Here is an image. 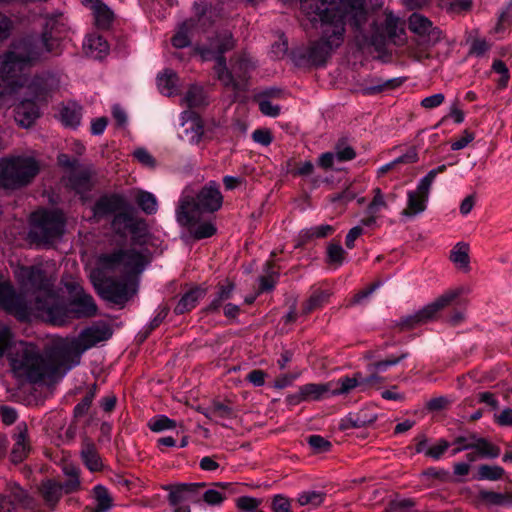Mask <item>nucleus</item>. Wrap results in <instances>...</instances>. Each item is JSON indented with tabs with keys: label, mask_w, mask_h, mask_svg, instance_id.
Listing matches in <instances>:
<instances>
[{
	"label": "nucleus",
	"mask_w": 512,
	"mask_h": 512,
	"mask_svg": "<svg viewBox=\"0 0 512 512\" xmlns=\"http://www.w3.org/2000/svg\"><path fill=\"white\" fill-rule=\"evenodd\" d=\"M53 273L54 265L49 263L17 268L15 277L20 286L18 294L0 274V308L20 320L39 317L55 325L64 324L70 317L94 316L97 306L91 295L82 289L76 290L69 307L60 303L51 291Z\"/></svg>",
	"instance_id": "obj_1"
},
{
	"label": "nucleus",
	"mask_w": 512,
	"mask_h": 512,
	"mask_svg": "<svg viewBox=\"0 0 512 512\" xmlns=\"http://www.w3.org/2000/svg\"><path fill=\"white\" fill-rule=\"evenodd\" d=\"M40 172L39 161L30 155L0 159V188L17 190L29 185Z\"/></svg>",
	"instance_id": "obj_9"
},
{
	"label": "nucleus",
	"mask_w": 512,
	"mask_h": 512,
	"mask_svg": "<svg viewBox=\"0 0 512 512\" xmlns=\"http://www.w3.org/2000/svg\"><path fill=\"white\" fill-rule=\"evenodd\" d=\"M273 512H290L291 502L283 495H276L272 501Z\"/></svg>",
	"instance_id": "obj_56"
},
{
	"label": "nucleus",
	"mask_w": 512,
	"mask_h": 512,
	"mask_svg": "<svg viewBox=\"0 0 512 512\" xmlns=\"http://www.w3.org/2000/svg\"><path fill=\"white\" fill-rule=\"evenodd\" d=\"M62 471L67 477L66 482L61 484L63 491L65 493L77 491L80 488L79 468L72 464L66 463L62 467Z\"/></svg>",
	"instance_id": "obj_32"
},
{
	"label": "nucleus",
	"mask_w": 512,
	"mask_h": 512,
	"mask_svg": "<svg viewBox=\"0 0 512 512\" xmlns=\"http://www.w3.org/2000/svg\"><path fill=\"white\" fill-rule=\"evenodd\" d=\"M62 485L54 480H46L39 487V493L44 501L45 506L50 510H54L56 504L62 496Z\"/></svg>",
	"instance_id": "obj_22"
},
{
	"label": "nucleus",
	"mask_w": 512,
	"mask_h": 512,
	"mask_svg": "<svg viewBox=\"0 0 512 512\" xmlns=\"http://www.w3.org/2000/svg\"><path fill=\"white\" fill-rule=\"evenodd\" d=\"M373 198L367 206L366 217L361 220V225L372 227L377 223L381 211L390 209L389 203L395 201V194L385 195L379 187L372 190Z\"/></svg>",
	"instance_id": "obj_14"
},
{
	"label": "nucleus",
	"mask_w": 512,
	"mask_h": 512,
	"mask_svg": "<svg viewBox=\"0 0 512 512\" xmlns=\"http://www.w3.org/2000/svg\"><path fill=\"white\" fill-rule=\"evenodd\" d=\"M464 289L459 287L455 289H450L439 297H437L434 301L427 304L421 310H419L414 316V322H426L432 319L439 311L443 310L445 307L450 305V303L456 299L459 295L463 293Z\"/></svg>",
	"instance_id": "obj_15"
},
{
	"label": "nucleus",
	"mask_w": 512,
	"mask_h": 512,
	"mask_svg": "<svg viewBox=\"0 0 512 512\" xmlns=\"http://www.w3.org/2000/svg\"><path fill=\"white\" fill-rule=\"evenodd\" d=\"M445 101L443 93H436L431 96L425 97L421 101V106L425 109H434L442 105Z\"/></svg>",
	"instance_id": "obj_57"
},
{
	"label": "nucleus",
	"mask_w": 512,
	"mask_h": 512,
	"mask_svg": "<svg viewBox=\"0 0 512 512\" xmlns=\"http://www.w3.org/2000/svg\"><path fill=\"white\" fill-rule=\"evenodd\" d=\"M112 115L119 127H122V128L126 127V125L128 123V117H127L125 110L122 107H120L117 104L113 105Z\"/></svg>",
	"instance_id": "obj_62"
},
{
	"label": "nucleus",
	"mask_w": 512,
	"mask_h": 512,
	"mask_svg": "<svg viewBox=\"0 0 512 512\" xmlns=\"http://www.w3.org/2000/svg\"><path fill=\"white\" fill-rule=\"evenodd\" d=\"M93 496L95 502L94 512H107L111 508L112 497L104 486H95L93 489Z\"/></svg>",
	"instance_id": "obj_34"
},
{
	"label": "nucleus",
	"mask_w": 512,
	"mask_h": 512,
	"mask_svg": "<svg viewBox=\"0 0 512 512\" xmlns=\"http://www.w3.org/2000/svg\"><path fill=\"white\" fill-rule=\"evenodd\" d=\"M147 263L148 258L142 250L118 248L100 253L89 277L103 299L123 304L136 292L137 276Z\"/></svg>",
	"instance_id": "obj_4"
},
{
	"label": "nucleus",
	"mask_w": 512,
	"mask_h": 512,
	"mask_svg": "<svg viewBox=\"0 0 512 512\" xmlns=\"http://www.w3.org/2000/svg\"><path fill=\"white\" fill-rule=\"evenodd\" d=\"M327 256L329 263H334L337 264V266H340L345 260V250L341 245L331 243L327 247Z\"/></svg>",
	"instance_id": "obj_45"
},
{
	"label": "nucleus",
	"mask_w": 512,
	"mask_h": 512,
	"mask_svg": "<svg viewBox=\"0 0 512 512\" xmlns=\"http://www.w3.org/2000/svg\"><path fill=\"white\" fill-rule=\"evenodd\" d=\"M81 457L90 471H98L102 468V461L91 443H85L81 450Z\"/></svg>",
	"instance_id": "obj_33"
},
{
	"label": "nucleus",
	"mask_w": 512,
	"mask_h": 512,
	"mask_svg": "<svg viewBox=\"0 0 512 512\" xmlns=\"http://www.w3.org/2000/svg\"><path fill=\"white\" fill-rule=\"evenodd\" d=\"M438 174L439 173L434 168L430 170L424 177H422L417 184L420 186V190L423 191L424 193H426L427 191L430 192L432 183Z\"/></svg>",
	"instance_id": "obj_61"
},
{
	"label": "nucleus",
	"mask_w": 512,
	"mask_h": 512,
	"mask_svg": "<svg viewBox=\"0 0 512 512\" xmlns=\"http://www.w3.org/2000/svg\"><path fill=\"white\" fill-rule=\"evenodd\" d=\"M133 157L144 167L154 169L156 160L152 154L145 148L139 147L133 151Z\"/></svg>",
	"instance_id": "obj_44"
},
{
	"label": "nucleus",
	"mask_w": 512,
	"mask_h": 512,
	"mask_svg": "<svg viewBox=\"0 0 512 512\" xmlns=\"http://www.w3.org/2000/svg\"><path fill=\"white\" fill-rule=\"evenodd\" d=\"M252 138L256 143L268 146L272 142V136L269 131L257 129L252 133Z\"/></svg>",
	"instance_id": "obj_63"
},
{
	"label": "nucleus",
	"mask_w": 512,
	"mask_h": 512,
	"mask_svg": "<svg viewBox=\"0 0 512 512\" xmlns=\"http://www.w3.org/2000/svg\"><path fill=\"white\" fill-rule=\"evenodd\" d=\"M203 500L208 505L218 506L221 505L225 500V494L215 489H209L204 492Z\"/></svg>",
	"instance_id": "obj_55"
},
{
	"label": "nucleus",
	"mask_w": 512,
	"mask_h": 512,
	"mask_svg": "<svg viewBox=\"0 0 512 512\" xmlns=\"http://www.w3.org/2000/svg\"><path fill=\"white\" fill-rule=\"evenodd\" d=\"M300 9L320 35L311 44L308 57L316 65L323 64L342 45L349 17L337 0H300Z\"/></svg>",
	"instance_id": "obj_5"
},
{
	"label": "nucleus",
	"mask_w": 512,
	"mask_h": 512,
	"mask_svg": "<svg viewBox=\"0 0 512 512\" xmlns=\"http://www.w3.org/2000/svg\"><path fill=\"white\" fill-rule=\"evenodd\" d=\"M477 499L486 506L512 505V494H502L488 490H480Z\"/></svg>",
	"instance_id": "obj_28"
},
{
	"label": "nucleus",
	"mask_w": 512,
	"mask_h": 512,
	"mask_svg": "<svg viewBox=\"0 0 512 512\" xmlns=\"http://www.w3.org/2000/svg\"><path fill=\"white\" fill-rule=\"evenodd\" d=\"M438 174L439 173L434 168L430 170L424 177H422L417 184L420 186V190L423 191L424 193H426L427 191L430 192L432 183Z\"/></svg>",
	"instance_id": "obj_60"
},
{
	"label": "nucleus",
	"mask_w": 512,
	"mask_h": 512,
	"mask_svg": "<svg viewBox=\"0 0 512 512\" xmlns=\"http://www.w3.org/2000/svg\"><path fill=\"white\" fill-rule=\"evenodd\" d=\"M475 449L479 455L482 457H488V458H496L499 455V450L489 442H487L485 439H477L473 443L466 444L462 447H459L453 451V455L460 452L464 449Z\"/></svg>",
	"instance_id": "obj_30"
},
{
	"label": "nucleus",
	"mask_w": 512,
	"mask_h": 512,
	"mask_svg": "<svg viewBox=\"0 0 512 512\" xmlns=\"http://www.w3.org/2000/svg\"><path fill=\"white\" fill-rule=\"evenodd\" d=\"M259 110L265 116L277 117L280 114L281 108L279 105L273 104L269 99L261 95L258 99Z\"/></svg>",
	"instance_id": "obj_46"
},
{
	"label": "nucleus",
	"mask_w": 512,
	"mask_h": 512,
	"mask_svg": "<svg viewBox=\"0 0 512 512\" xmlns=\"http://www.w3.org/2000/svg\"><path fill=\"white\" fill-rule=\"evenodd\" d=\"M149 428L156 433L170 430L176 427V422L165 415H158L150 419Z\"/></svg>",
	"instance_id": "obj_41"
},
{
	"label": "nucleus",
	"mask_w": 512,
	"mask_h": 512,
	"mask_svg": "<svg viewBox=\"0 0 512 512\" xmlns=\"http://www.w3.org/2000/svg\"><path fill=\"white\" fill-rule=\"evenodd\" d=\"M187 24H184L172 38V44L176 48H184L190 44V38L186 28Z\"/></svg>",
	"instance_id": "obj_52"
},
{
	"label": "nucleus",
	"mask_w": 512,
	"mask_h": 512,
	"mask_svg": "<svg viewBox=\"0 0 512 512\" xmlns=\"http://www.w3.org/2000/svg\"><path fill=\"white\" fill-rule=\"evenodd\" d=\"M223 196L219 186L214 181L206 184L194 197L192 191L185 189L176 210V219L180 225L189 224L195 213L214 212L220 209Z\"/></svg>",
	"instance_id": "obj_8"
},
{
	"label": "nucleus",
	"mask_w": 512,
	"mask_h": 512,
	"mask_svg": "<svg viewBox=\"0 0 512 512\" xmlns=\"http://www.w3.org/2000/svg\"><path fill=\"white\" fill-rule=\"evenodd\" d=\"M233 289H234V285L231 283H228L226 286H222L217 293V297L211 302L210 309L211 310L218 309L220 304L223 301H225L231 297Z\"/></svg>",
	"instance_id": "obj_50"
},
{
	"label": "nucleus",
	"mask_w": 512,
	"mask_h": 512,
	"mask_svg": "<svg viewBox=\"0 0 512 512\" xmlns=\"http://www.w3.org/2000/svg\"><path fill=\"white\" fill-rule=\"evenodd\" d=\"M18 433L14 435V446L11 452L12 461L15 463L21 462L27 456L30 446L27 441V428L25 424L17 426Z\"/></svg>",
	"instance_id": "obj_24"
},
{
	"label": "nucleus",
	"mask_w": 512,
	"mask_h": 512,
	"mask_svg": "<svg viewBox=\"0 0 512 512\" xmlns=\"http://www.w3.org/2000/svg\"><path fill=\"white\" fill-rule=\"evenodd\" d=\"M429 193V191L426 193L421 191L419 185H417L415 190H409L407 192V207L402 211V215L405 217H414L424 212Z\"/></svg>",
	"instance_id": "obj_19"
},
{
	"label": "nucleus",
	"mask_w": 512,
	"mask_h": 512,
	"mask_svg": "<svg viewBox=\"0 0 512 512\" xmlns=\"http://www.w3.org/2000/svg\"><path fill=\"white\" fill-rule=\"evenodd\" d=\"M324 500V494L319 491L308 490L298 495L297 501L301 506L317 507Z\"/></svg>",
	"instance_id": "obj_40"
},
{
	"label": "nucleus",
	"mask_w": 512,
	"mask_h": 512,
	"mask_svg": "<svg viewBox=\"0 0 512 512\" xmlns=\"http://www.w3.org/2000/svg\"><path fill=\"white\" fill-rule=\"evenodd\" d=\"M496 421L501 426H512V409L506 408L502 410L496 416Z\"/></svg>",
	"instance_id": "obj_64"
},
{
	"label": "nucleus",
	"mask_w": 512,
	"mask_h": 512,
	"mask_svg": "<svg viewBox=\"0 0 512 512\" xmlns=\"http://www.w3.org/2000/svg\"><path fill=\"white\" fill-rule=\"evenodd\" d=\"M473 140L474 134L472 132H469L468 130H465L457 140L452 142L451 149L454 151L461 150L465 148Z\"/></svg>",
	"instance_id": "obj_59"
},
{
	"label": "nucleus",
	"mask_w": 512,
	"mask_h": 512,
	"mask_svg": "<svg viewBox=\"0 0 512 512\" xmlns=\"http://www.w3.org/2000/svg\"><path fill=\"white\" fill-rule=\"evenodd\" d=\"M492 69L494 72L500 75L498 80L499 87H506L510 78V74L505 63L501 60H495L492 65Z\"/></svg>",
	"instance_id": "obj_49"
},
{
	"label": "nucleus",
	"mask_w": 512,
	"mask_h": 512,
	"mask_svg": "<svg viewBox=\"0 0 512 512\" xmlns=\"http://www.w3.org/2000/svg\"><path fill=\"white\" fill-rule=\"evenodd\" d=\"M60 120L67 127H77L81 121L80 108L75 105L63 107L60 112Z\"/></svg>",
	"instance_id": "obj_37"
},
{
	"label": "nucleus",
	"mask_w": 512,
	"mask_h": 512,
	"mask_svg": "<svg viewBox=\"0 0 512 512\" xmlns=\"http://www.w3.org/2000/svg\"><path fill=\"white\" fill-rule=\"evenodd\" d=\"M181 119L183 127L182 138L189 143H198L203 135L201 120L188 111L182 113Z\"/></svg>",
	"instance_id": "obj_18"
},
{
	"label": "nucleus",
	"mask_w": 512,
	"mask_h": 512,
	"mask_svg": "<svg viewBox=\"0 0 512 512\" xmlns=\"http://www.w3.org/2000/svg\"><path fill=\"white\" fill-rule=\"evenodd\" d=\"M83 48L86 55L94 59H102L109 51L107 41L102 36L96 34L90 35L85 39Z\"/></svg>",
	"instance_id": "obj_23"
},
{
	"label": "nucleus",
	"mask_w": 512,
	"mask_h": 512,
	"mask_svg": "<svg viewBox=\"0 0 512 512\" xmlns=\"http://www.w3.org/2000/svg\"><path fill=\"white\" fill-rule=\"evenodd\" d=\"M66 30L67 26L63 15L59 14L48 17L41 37L22 42L8 52H22L24 59L33 56L37 51L42 52L39 55L40 57L29 62V66H33L47 59L49 54L58 53L59 40Z\"/></svg>",
	"instance_id": "obj_7"
},
{
	"label": "nucleus",
	"mask_w": 512,
	"mask_h": 512,
	"mask_svg": "<svg viewBox=\"0 0 512 512\" xmlns=\"http://www.w3.org/2000/svg\"><path fill=\"white\" fill-rule=\"evenodd\" d=\"M404 28L399 17L393 15L388 9L378 11L372 22V31L369 37H366L367 44L379 47L386 40L396 41L403 34Z\"/></svg>",
	"instance_id": "obj_11"
},
{
	"label": "nucleus",
	"mask_w": 512,
	"mask_h": 512,
	"mask_svg": "<svg viewBox=\"0 0 512 512\" xmlns=\"http://www.w3.org/2000/svg\"><path fill=\"white\" fill-rule=\"evenodd\" d=\"M450 444L444 439L437 440L434 444L429 445L426 438H422L416 445V451L423 453L425 456L433 460H439L445 451L449 448Z\"/></svg>",
	"instance_id": "obj_26"
},
{
	"label": "nucleus",
	"mask_w": 512,
	"mask_h": 512,
	"mask_svg": "<svg viewBox=\"0 0 512 512\" xmlns=\"http://www.w3.org/2000/svg\"><path fill=\"white\" fill-rule=\"evenodd\" d=\"M469 247L465 243H457L451 250L450 259L460 267H467L469 263Z\"/></svg>",
	"instance_id": "obj_38"
},
{
	"label": "nucleus",
	"mask_w": 512,
	"mask_h": 512,
	"mask_svg": "<svg viewBox=\"0 0 512 512\" xmlns=\"http://www.w3.org/2000/svg\"><path fill=\"white\" fill-rule=\"evenodd\" d=\"M82 3L91 10L98 27H109L113 20V12L107 5L100 0H82Z\"/></svg>",
	"instance_id": "obj_21"
},
{
	"label": "nucleus",
	"mask_w": 512,
	"mask_h": 512,
	"mask_svg": "<svg viewBox=\"0 0 512 512\" xmlns=\"http://www.w3.org/2000/svg\"><path fill=\"white\" fill-rule=\"evenodd\" d=\"M233 45L234 43L232 36L229 33H225L221 37H218L216 40H214L208 49L201 50V57L204 60L215 57L216 65L214 69L218 79L226 87H230L233 90H238L241 88L242 82L246 80V73L255 67V63L250 57L246 55L242 56L233 68L239 80L235 79L234 76L228 71L225 60L221 56L222 53L230 50Z\"/></svg>",
	"instance_id": "obj_6"
},
{
	"label": "nucleus",
	"mask_w": 512,
	"mask_h": 512,
	"mask_svg": "<svg viewBox=\"0 0 512 512\" xmlns=\"http://www.w3.org/2000/svg\"><path fill=\"white\" fill-rule=\"evenodd\" d=\"M406 356H407L406 354H402L399 357H393V358H389L384 361L370 363L367 365V371L368 372H377V373L385 372L390 367L397 365L401 360L405 359Z\"/></svg>",
	"instance_id": "obj_43"
},
{
	"label": "nucleus",
	"mask_w": 512,
	"mask_h": 512,
	"mask_svg": "<svg viewBox=\"0 0 512 512\" xmlns=\"http://www.w3.org/2000/svg\"><path fill=\"white\" fill-rule=\"evenodd\" d=\"M211 420L218 422L220 419L231 418L233 412L230 407L216 402L212 404V411L210 412Z\"/></svg>",
	"instance_id": "obj_48"
},
{
	"label": "nucleus",
	"mask_w": 512,
	"mask_h": 512,
	"mask_svg": "<svg viewBox=\"0 0 512 512\" xmlns=\"http://www.w3.org/2000/svg\"><path fill=\"white\" fill-rule=\"evenodd\" d=\"M236 504L240 510L254 511L259 507L261 501L254 497L243 496L237 499Z\"/></svg>",
	"instance_id": "obj_53"
},
{
	"label": "nucleus",
	"mask_w": 512,
	"mask_h": 512,
	"mask_svg": "<svg viewBox=\"0 0 512 512\" xmlns=\"http://www.w3.org/2000/svg\"><path fill=\"white\" fill-rule=\"evenodd\" d=\"M384 380L385 378L381 377L379 373L369 372L368 377L362 376V391H365L366 389L371 387L379 388L383 384Z\"/></svg>",
	"instance_id": "obj_54"
},
{
	"label": "nucleus",
	"mask_w": 512,
	"mask_h": 512,
	"mask_svg": "<svg viewBox=\"0 0 512 512\" xmlns=\"http://www.w3.org/2000/svg\"><path fill=\"white\" fill-rule=\"evenodd\" d=\"M111 335L112 330L106 324H96L85 329L69 346V349L77 351L76 359L66 363L59 353L44 358L34 345L14 341L10 329L3 327L0 330V357L7 355L12 371L17 378L38 382L46 377L63 376L79 363L81 353L97 343L109 339Z\"/></svg>",
	"instance_id": "obj_2"
},
{
	"label": "nucleus",
	"mask_w": 512,
	"mask_h": 512,
	"mask_svg": "<svg viewBox=\"0 0 512 512\" xmlns=\"http://www.w3.org/2000/svg\"><path fill=\"white\" fill-rule=\"evenodd\" d=\"M334 231V228L328 224H321L310 228L303 229L300 236L304 240H310L313 238H322L328 236Z\"/></svg>",
	"instance_id": "obj_39"
},
{
	"label": "nucleus",
	"mask_w": 512,
	"mask_h": 512,
	"mask_svg": "<svg viewBox=\"0 0 512 512\" xmlns=\"http://www.w3.org/2000/svg\"><path fill=\"white\" fill-rule=\"evenodd\" d=\"M203 294L204 291L199 288L190 290L180 299L175 308V311L182 314L191 310L196 306L198 300L203 296Z\"/></svg>",
	"instance_id": "obj_35"
},
{
	"label": "nucleus",
	"mask_w": 512,
	"mask_h": 512,
	"mask_svg": "<svg viewBox=\"0 0 512 512\" xmlns=\"http://www.w3.org/2000/svg\"><path fill=\"white\" fill-rule=\"evenodd\" d=\"M30 222L29 238L37 245L52 244L64 232V217L59 211H36Z\"/></svg>",
	"instance_id": "obj_10"
},
{
	"label": "nucleus",
	"mask_w": 512,
	"mask_h": 512,
	"mask_svg": "<svg viewBox=\"0 0 512 512\" xmlns=\"http://www.w3.org/2000/svg\"><path fill=\"white\" fill-rule=\"evenodd\" d=\"M331 395L330 382L319 384L309 383L302 385L297 394L291 396L293 402L305 400H320Z\"/></svg>",
	"instance_id": "obj_17"
},
{
	"label": "nucleus",
	"mask_w": 512,
	"mask_h": 512,
	"mask_svg": "<svg viewBox=\"0 0 512 512\" xmlns=\"http://www.w3.org/2000/svg\"><path fill=\"white\" fill-rule=\"evenodd\" d=\"M182 103L189 108L201 107L208 104V97L202 87L192 85L182 99Z\"/></svg>",
	"instance_id": "obj_31"
},
{
	"label": "nucleus",
	"mask_w": 512,
	"mask_h": 512,
	"mask_svg": "<svg viewBox=\"0 0 512 512\" xmlns=\"http://www.w3.org/2000/svg\"><path fill=\"white\" fill-rule=\"evenodd\" d=\"M452 118L455 123L460 124L464 121V113L462 109L460 108V103L458 100H455L451 103L449 106V113L447 116L443 117L439 124L436 125L438 127L441 123H443L446 118Z\"/></svg>",
	"instance_id": "obj_51"
},
{
	"label": "nucleus",
	"mask_w": 512,
	"mask_h": 512,
	"mask_svg": "<svg viewBox=\"0 0 512 512\" xmlns=\"http://www.w3.org/2000/svg\"><path fill=\"white\" fill-rule=\"evenodd\" d=\"M335 154L338 161L352 160L356 155L353 148L345 144H338Z\"/></svg>",
	"instance_id": "obj_58"
},
{
	"label": "nucleus",
	"mask_w": 512,
	"mask_h": 512,
	"mask_svg": "<svg viewBox=\"0 0 512 512\" xmlns=\"http://www.w3.org/2000/svg\"><path fill=\"white\" fill-rule=\"evenodd\" d=\"M37 51L28 59L22 52L0 55V108L14 107V119L22 128L31 127L40 116L37 100L44 98L56 85L51 74L30 75L29 62L40 57Z\"/></svg>",
	"instance_id": "obj_3"
},
{
	"label": "nucleus",
	"mask_w": 512,
	"mask_h": 512,
	"mask_svg": "<svg viewBox=\"0 0 512 512\" xmlns=\"http://www.w3.org/2000/svg\"><path fill=\"white\" fill-rule=\"evenodd\" d=\"M58 162L66 169L62 179L66 187H69L78 194L90 189L94 176L92 166L81 164L78 159L71 158L64 153L58 156Z\"/></svg>",
	"instance_id": "obj_12"
},
{
	"label": "nucleus",
	"mask_w": 512,
	"mask_h": 512,
	"mask_svg": "<svg viewBox=\"0 0 512 512\" xmlns=\"http://www.w3.org/2000/svg\"><path fill=\"white\" fill-rule=\"evenodd\" d=\"M130 205L122 196L112 195L101 198L94 206V216L103 217L108 214H116L113 220V227L120 231L122 228L132 226V218L129 215Z\"/></svg>",
	"instance_id": "obj_13"
},
{
	"label": "nucleus",
	"mask_w": 512,
	"mask_h": 512,
	"mask_svg": "<svg viewBox=\"0 0 512 512\" xmlns=\"http://www.w3.org/2000/svg\"><path fill=\"white\" fill-rule=\"evenodd\" d=\"M134 199L145 213L153 214L157 211V200L153 194L146 191H137Z\"/></svg>",
	"instance_id": "obj_36"
},
{
	"label": "nucleus",
	"mask_w": 512,
	"mask_h": 512,
	"mask_svg": "<svg viewBox=\"0 0 512 512\" xmlns=\"http://www.w3.org/2000/svg\"><path fill=\"white\" fill-rule=\"evenodd\" d=\"M308 444L315 453H324L329 451L331 448V443L320 435L309 436Z\"/></svg>",
	"instance_id": "obj_47"
},
{
	"label": "nucleus",
	"mask_w": 512,
	"mask_h": 512,
	"mask_svg": "<svg viewBox=\"0 0 512 512\" xmlns=\"http://www.w3.org/2000/svg\"><path fill=\"white\" fill-rule=\"evenodd\" d=\"M337 2L349 17L352 25L361 29L368 15L364 7V0H337Z\"/></svg>",
	"instance_id": "obj_20"
},
{
	"label": "nucleus",
	"mask_w": 512,
	"mask_h": 512,
	"mask_svg": "<svg viewBox=\"0 0 512 512\" xmlns=\"http://www.w3.org/2000/svg\"><path fill=\"white\" fill-rule=\"evenodd\" d=\"M157 86L161 94L173 96L178 92L179 79L172 70H165L158 76Z\"/></svg>",
	"instance_id": "obj_27"
},
{
	"label": "nucleus",
	"mask_w": 512,
	"mask_h": 512,
	"mask_svg": "<svg viewBox=\"0 0 512 512\" xmlns=\"http://www.w3.org/2000/svg\"><path fill=\"white\" fill-rule=\"evenodd\" d=\"M409 28L427 43H435L440 39V31L433 27L432 22L421 14L413 13L410 16Z\"/></svg>",
	"instance_id": "obj_16"
},
{
	"label": "nucleus",
	"mask_w": 512,
	"mask_h": 512,
	"mask_svg": "<svg viewBox=\"0 0 512 512\" xmlns=\"http://www.w3.org/2000/svg\"><path fill=\"white\" fill-rule=\"evenodd\" d=\"M200 213H195L194 219L187 225L190 234L196 239L211 237L216 233V227L211 221L199 222L197 220Z\"/></svg>",
	"instance_id": "obj_29"
},
{
	"label": "nucleus",
	"mask_w": 512,
	"mask_h": 512,
	"mask_svg": "<svg viewBox=\"0 0 512 512\" xmlns=\"http://www.w3.org/2000/svg\"><path fill=\"white\" fill-rule=\"evenodd\" d=\"M331 395H346L349 394L356 387L362 388V374L355 373L353 377H341L338 380L330 381Z\"/></svg>",
	"instance_id": "obj_25"
},
{
	"label": "nucleus",
	"mask_w": 512,
	"mask_h": 512,
	"mask_svg": "<svg viewBox=\"0 0 512 512\" xmlns=\"http://www.w3.org/2000/svg\"><path fill=\"white\" fill-rule=\"evenodd\" d=\"M504 470L496 465H481L478 468V479L495 481L502 477Z\"/></svg>",
	"instance_id": "obj_42"
}]
</instances>
